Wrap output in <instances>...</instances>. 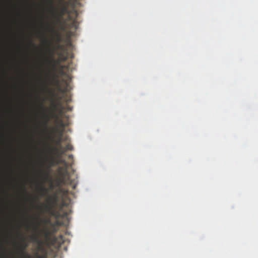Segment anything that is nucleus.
<instances>
[{
    "label": "nucleus",
    "instance_id": "nucleus-1",
    "mask_svg": "<svg viewBox=\"0 0 258 258\" xmlns=\"http://www.w3.org/2000/svg\"><path fill=\"white\" fill-rule=\"evenodd\" d=\"M38 223L34 231L36 233L30 236L31 241L34 243L33 250L36 253L35 258H47L48 250L51 248L58 249L64 241V237L60 235L56 237L54 234L57 229L54 224H51L50 229L46 227L39 230L40 222L42 221L45 224L50 222L49 220L42 221L39 217L36 218ZM0 258H17V257H0ZM19 258H32L30 256L20 257Z\"/></svg>",
    "mask_w": 258,
    "mask_h": 258
},
{
    "label": "nucleus",
    "instance_id": "nucleus-2",
    "mask_svg": "<svg viewBox=\"0 0 258 258\" xmlns=\"http://www.w3.org/2000/svg\"><path fill=\"white\" fill-rule=\"evenodd\" d=\"M66 10V8L64 7H62L61 8L60 10H59L54 6L53 0H50L49 12L54 20L58 21L59 17L62 16L63 15L64 12Z\"/></svg>",
    "mask_w": 258,
    "mask_h": 258
},
{
    "label": "nucleus",
    "instance_id": "nucleus-3",
    "mask_svg": "<svg viewBox=\"0 0 258 258\" xmlns=\"http://www.w3.org/2000/svg\"><path fill=\"white\" fill-rule=\"evenodd\" d=\"M58 201V197L56 194L50 196L47 200V202L44 206L43 211L46 212L50 211L56 204Z\"/></svg>",
    "mask_w": 258,
    "mask_h": 258
},
{
    "label": "nucleus",
    "instance_id": "nucleus-4",
    "mask_svg": "<svg viewBox=\"0 0 258 258\" xmlns=\"http://www.w3.org/2000/svg\"><path fill=\"white\" fill-rule=\"evenodd\" d=\"M44 43L46 45V52L49 54L50 55V57H45L44 59V61L49 64H50L52 62H54V60L51 58V56H52L53 54V51L51 48V43L48 41L47 40H44Z\"/></svg>",
    "mask_w": 258,
    "mask_h": 258
},
{
    "label": "nucleus",
    "instance_id": "nucleus-5",
    "mask_svg": "<svg viewBox=\"0 0 258 258\" xmlns=\"http://www.w3.org/2000/svg\"><path fill=\"white\" fill-rule=\"evenodd\" d=\"M57 172L59 176L58 180L61 182L68 174L67 167H59L57 169Z\"/></svg>",
    "mask_w": 258,
    "mask_h": 258
},
{
    "label": "nucleus",
    "instance_id": "nucleus-6",
    "mask_svg": "<svg viewBox=\"0 0 258 258\" xmlns=\"http://www.w3.org/2000/svg\"><path fill=\"white\" fill-rule=\"evenodd\" d=\"M52 150L54 155H55L58 158H61L62 155L64 154L66 151L64 148L62 146L60 147H53L52 148Z\"/></svg>",
    "mask_w": 258,
    "mask_h": 258
},
{
    "label": "nucleus",
    "instance_id": "nucleus-7",
    "mask_svg": "<svg viewBox=\"0 0 258 258\" xmlns=\"http://www.w3.org/2000/svg\"><path fill=\"white\" fill-rule=\"evenodd\" d=\"M58 158L59 159L56 160H55L54 159H52L49 161L50 165L48 167L50 168L51 166H53L54 165H57L60 163L63 164L65 166L64 167L68 166V164L65 160L61 159V158Z\"/></svg>",
    "mask_w": 258,
    "mask_h": 258
},
{
    "label": "nucleus",
    "instance_id": "nucleus-8",
    "mask_svg": "<svg viewBox=\"0 0 258 258\" xmlns=\"http://www.w3.org/2000/svg\"><path fill=\"white\" fill-rule=\"evenodd\" d=\"M19 249L22 250H25L28 247V243L26 242L25 238L23 237L21 238V243L17 244Z\"/></svg>",
    "mask_w": 258,
    "mask_h": 258
},
{
    "label": "nucleus",
    "instance_id": "nucleus-9",
    "mask_svg": "<svg viewBox=\"0 0 258 258\" xmlns=\"http://www.w3.org/2000/svg\"><path fill=\"white\" fill-rule=\"evenodd\" d=\"M62 132L59 133V137L57 140L55 141V145L57 146V147L61 146V143L62 141Z\"/></svg>",
    "mask_w": 258,
    "mask_h": 258
},
{
    "label": "nucleus",
    "instance_id": "nucleus-10",
    "mask_svg": "<svg viewBox=\"0 0 258 258\" xmlns=\"http://www.w3.org/2000/svg\"><path fill=\"white\" fill-rule=\"evenodd\" d=\"M48 30L50 31V32H53V33H55L57 37V40L58 41H59V36L58 35V34L57 33H56L55 30H54V28L53 27H50V26H49L48 28Z\"/></svg>",
    "mask_w": 258,
    "mask_h": 258
},
{
    "label": "nucleus",
    "instance_id": "nucleus-11",
    "mask_svg": "<svg viewBox=\"0 0 258 258\" xmlns=\"http://www.w3.org/2000/svg\"><path fill=\"white\" fill-rule=\"evenodd\" d=\"M66 151H72L74 149L73 146L70 144H68L66 146V147L64 148Z\"/></svg>",
    "mask_w": 258,
    "mask_h": 258
},
{
    "label": "nucleus",
    "instance_id": "nucleus-12",
    "mask_svg": "<svg viewBox=\"0 0 258 258\" xmlns=\"http://www.w3.org/2000/svg\"><path fill=\"white\" fill-rule=\"evenodd\" d=\"M42 175L43 177H44L45 179H46L48 178V176H49V172L48 171H45V172H42Z\"/></svg>",
    "mask_w": 258,
    "mask_h": 258
},
{
    "label": "nucleus",
    "instance_id": "nucleus-13",
    "mask_svg": "<svg viewBox=\"0 0 258 258\" xmlns=\"http://www.w3.org/2000/svg\"><path fill=\"white\" fill-rule=\"evenodd\" d=\"M41 191L42 192L45 191V192H47V189L46 188H45L44 187H42L41 188Z\"/></svg>",
    "mask_w": 258,
    "mask_h": 258
},
{
    "label": "nucleus",
    "instance_id": "nucleus-14",
    "mask_svg": "<svg viewBox=\"0 0 258 258\" xmlns=\"http://www.w3.org/2000/svg\"><path fill=\"white\" fill-rule=\"evenodd\" d=\"M73 155H72V154H71V155H69V159H72V158H73Z\"/></svg>",
    "mask_w": 258,
    "mask_h": 258
},
{
    "label": "nucleus",
    "instance_id": "nucleus-15",
    "mask_svg": "<svg viewBox=\"0 0 258 258\" xmlns=\"http://www.w3.org/2000/svg\"><path fill=\"white\" fill-rule=\"evenodd\" d=\"M63 1L64 0H59V4L60 5Z\"/></svg>",
    "mask_w": 258,
    "mask_h": 258
},
{
    "label": "nucleus",
    "instance_id": "nucleus-16",
    "mask_svg": "<svg viewBox=\"0 0 258 258\" xmlns=\"http://www.w3.org/2000/svg\"><path fill=\"white\" fill-rule=\"evenodd\" d=\"M60 125H61V126H63V122H62V121H60Z\"/></svg>",
    "mask_w": 258,
    "mask_h": 258
},
{
    "label": "nucleus",
    "instance_id": "nucleus-17",
    "mask_svg": "<svg viewBox=\"0 0 258 258\" xmlns=\"http://www.w3.org/2000/svg\"><path fill=\"white\" fill-rule=\"evenodd\" d=\"M30 44L33 45H34V44L33 43V42L31 41L30 42Z\"/></svg>",
    "mask_w": 258,
    "mask_h": 258
},
{
    "label": "nucleus",
    "instance_id": "nucleus-18",
    "mask_svg": "<svg viewBox=\"0 0 258 258\" xmlns=\"http://www.w3.org/2000/svg\"><path fill=\"white\" fill-rule=\"evenodd\" d=\"M41 107L42 108H43V104H41Z\"/></svg>",
    "mask_w": 258,
    "mask_h": 258
},
{
    "label": "nucleus",
    "instance_id": "nucleus-19",
    "mask_svg": "<svg viewBox=\"0 0 258 258\" xmlns=\"http://www.w3.org/2000/svg\"><path fill=\"white\" fill-rule=\"evenodd\" d=\"M47 121H48V119H47V121H46V122H45V125L47 124Z\"/></svg>",
    "mask_w": 258,
    "mask_h": 258
},
{
    "label": "nucleus",
    "instance_id": "nucleus-20",
    "mask_svg": "<svg viewBox=\"0 0 258 258\" xmlns=\"http://www.w3.org/2000/svg\"><path fill=\"white\" fill-rule=\"evenodd\" d=\"M24 191L25 192H26V191L25 189H24Z\"/></svg>",
    "mask_w": 258,
    "mask_h": 258
}]
</instances>
